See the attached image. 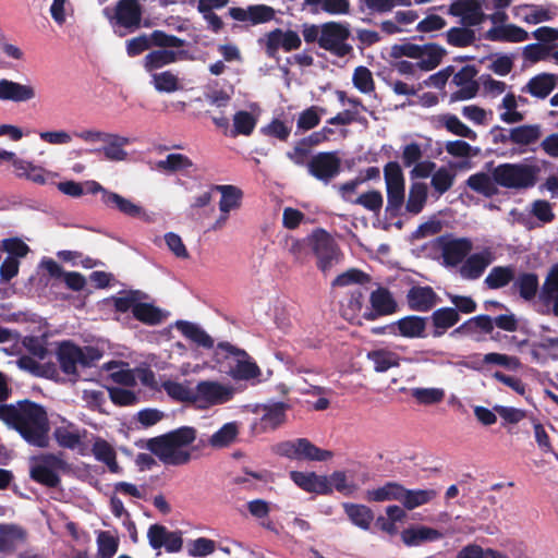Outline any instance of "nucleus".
<instances>
[{"instance_id": "obj_1", "label": "nucleus", "mask_w": 558, "mask_h": 558, "mask_svg": "<svg viewBox=\"0 0 558 558\" xmlns=\"http://www.w3.org/2000/svg\"><path fill=\"white\" fill-rule=\"evenodd\" d=\"M10 426L32 446L46 448L49 445V420L45 408L28 399L14 405Z\"/></svg>"}, {"instance_id": "obj_2", "label": "nucleus", "mask_w": 558, "mask_h": 558, "mask_svg": "<svg viewBox=\"0 0 558 558\" xmlns=\"http://www.w3.org/2000/svg\"><path fill=\"white\" fill-rule=\"evenodd\" d=\"M197 430L192 426H182L147 441L148 450L167 465H183L191 461V452L184 450L196 439Z\"/></svg>"}, {"instance_id": "obj_3", "label": "nucleus", "mask_w": 558, "mask_h": 558, "mask_svg": "<svg viewBox=\"0 0 558 558\" xmlns=\"http://www.w3.org/2000/svg\"><path fill=\"white\" fill-rule=\"evenodd\" d=\"M69 463L63 459V453H41L32 459L29 469L31 478L48 488H56L60 485L59 471H68Z\"/></svg>"}, {"instance_id": "obj_4", "label": "nucleus", "mask_w": 558, "mask_h": 558, "mask_svg": "<svg viewBox=\"0 0 558 558\" xmlns=\"http://www.w3.org/2000/svg\"><path fill=\"white\" fill-rule=\"evenodd\" d=\"M493 178L501 186L525 189L535 184L536 169L524 163H504L494 169Z\"/></svg>"}, {"instance_id": "obj_5", "label": "nucleus", "mask_w": 558, "mask_h": 558, "mask_svg": "<svg viewBox=\"0 0 558 558\" xmlns=\"http://www.w3.org/2000/svg\"><path fill=\"white\" fill-rule=\"evenodd\" d=\"M233 390L218 381L202 380L193 390V403L201 409L222 404L231 400Z\"/></svg>"}, {"instance_id": "obj_6", "label": "nucleus", "mask_w": 558, "mask_h": 558, "mask_svg": "<svg viewBox=\"0 0 558 558\" xmlns=\"http://www.w3.org/2000/svg\"><path fill=\"white\" fill-rule=\"evenodd\" d=\"M281 456L299 461H328L333 454L316 447L306 438H298L281 442Z\"/></svg>"}, {"instance_id": "obj_7", "label": "nucleus", "mask_w": 558, "mask_h": 558, "mask_svg": "<svg viewBox=\"0 0 558 558\" xmlns=\"http://www.w3.org/2000/svg\"><path fill=\"white\" fill-rule=\"evenodd\" d=\"M489 10L488 0H456L448 13L459 17L462 25L473 27L481 25L486 20L485 11Z\"/></svg>"}, {"instance_id": "obj_8", "label": "nucleus", "mask_w": 558, "mask_h": 558, "mask_svg": "<svg viewBox=\"0 0 558 558\" xmlns=\"http://www.w3.org/2000/svg\"><path fill=\"white\" fill-rule=\"evenodd\" d=\"M350 29L347 24L328 22L323 24V33L319 38V46L338 57H344L351 50L347 44Z\"/></svg>"}, {"instance_id": "obj_9", "label": "nucleus", "mask_w": 558, "mask_h": 558, "mask_svg": "<svg viewBox=\"0 0 558 558\" xmlns=\"http://www.w3.org/2000/svg\"><path fill=\"white\" fill-rule=\"evenodd\" d=\"M533 362L544 365L550 361H558V335L544 332L524 341Z\"/></svg>"}, {"instance_id": "obj_10", "label": "nucleus", "mask_w": 558, "mask_h": 558, "mask_svg": "<svg viewBox=\"0 0 558 558\" xmlns=\"http://www.w3.org/2000/svg\"><path fill=\"white\" fill-rule=\"evenodd\" d=\"M444 262L447 266L462 265L473 250V242L469 238H454L442 235L438 238Z\"/></svg>"}, {"instance_id": "obj_11", "label": "nucleus", "mask_w": 558, "mask_h": 558, "mask_svg": "<svg viewBox=\"0 0 558 558\" xmlns=\"http://www.w3.org/2000/svg\"><path fill=\"white\" fill-rule=\"evenodd\" d=\"M313 248L318 258L319 268L326 272L340 262V253L331 236L320 230L313 234Z\"/></svg>"}, {"instance_id": "obj_12", "label": "nucleus", "mask_w": 558, "mask_h": 558, "mask_svg": "<svg viewBox=\"0 0 558 558\" xmlns=\"http://www.w3.org/2000/svg\"><path fill=\"white\" fill-rule=\"evenodd\" d=\"M388 205L399 208L404 201V177L397 162H389L384 169Z\"/></svg>"}, {"instance_id": "obj_13", "label": "nucleus", "mask_w": 558, "mask_h": 558, "mask_svg": "<svg viewBox=\"0 0 558 558\" xmlns=\"http://www.w3.org/2000/svg\"><path fill=\"white\" fill-rule=\"evenodd\" d=\"M494 260L495 254L490 247H484L478 252L469 254L459 268L460 276L469 280L477 279Z\"/></svg>"}, {"instance_id": "obj_14", "label": "nucleus", "mask_w": 558, "mask_h": 558, "mask_svg": "<svg viewBox=\"0 0 558 558\" xmlns=\"http://www.w3.org/2000/svg\"><path fill=\"white\" fill-rule=\"evenodd\" d=\"M308 172L317 180L328 182L340 170V159L336 153H319L307 165Z\"/></svg>"}, {"instance_id": "obj_15", "label": "nucleus", "mask_w": 558, "mask_h": 558, "mask_svg": "<svg viewBox=\"0 0 558 558\" xmlns=\"http://www.w3.org/2000/svg\"><path fill=\"white\" fill-rule=\"evenodd\" d=\"M218 348L236 359V365L232 369L234 378L247 380L260 374L257 364L250 360L248 354L244 350L238 349L228 342L219 343Z\"/></svg>"}, {"instance_id": "obj_16", "label": "nucleus", "mask_w": 558, "mask_h": 558, "mask_svg": "<svg viewBox=\"0 0 558 558\" xmlns=\"http://www.w3.org/2000/svg\"><path fill=\"white\" fill-rule=\"evenodd\" d=\"M229 15L235 21H250L253 25H257L274 20L275 10L265 4L248 5L247 9L234 7L229 9Z\"/></svg>"}, {"instance_id": "obj_17", "label": "nucleus", "mask_w": 558, "mask_h": 558, "mask_svg": "<svg viewBox=\"0 0 558 558\" xmlns=\"http://www.w3.org/2000/svg\"><path fill=\"white\" fill-rule=\"evenodd\" d=\"M485 39L499 43H523L530 38V34L522 27L512 23H501L490 27L484 35Z\"/></svg>"}, {"instance_id": "obj_18", "label": "nucleus", "mask_w": 558, "mask_h": 558, "mask_svg": "<svg viewBox=\"0 0 558 558\" xmlns=\"http://www.w3.org/2000/svg\"><path fill=\"white\" fill-rule=\"evenodd\" d=\"M290 477L298 487L307 493L329 495L326 475H318L315 472L292 471Z\"/></svg>"}, {"instance_id": "obj_19", "label": "nucleus", "mask_w": 558, "mask_h": 558, "mask_svg": "<svg viewBox=\"0 0 558 558\" xmlns=\"http://www.w3.org/2000/svg\"><path fill=\"white\" fill-rule=\"evenodd\" d=\"M114 17L117 23L125 28L140 27L142 8L138 0H119L116 4Z\"/></svg>"}, {"instance_id": "obj_20", "label": "nucleus", "mask_w": 558, "mask_h": 558, "mask_svg": "<svg viewBox=\"0 0 558 558\" xmlns=\"http://www.w3.org/2000/svg\"><path fill=\"white\" fill-rule=\"evenodd\" d=\"M557 82L558 75L553 73H539L531 77L527 83L521 87V93L544 99L555 89Z\"/></svg>"}, {"instance_id": "obj_21", "label": "nucleus", "mask_w": 558, "mask_h": 558, "mask_svg": "<svg viewBox=\"0 0 558 558\" xmlns=\"http://www.w3.org/2000/svg\"><path fill=\"white\" fill-rule=\"evenodd\" d=\"M36 93L32 85L21 84L7 78L0 80V100L25 102L35 98Z\"/></svg>"}, {"instance_id": "obj_22", "label": "nucleus", "mask_w": 558, "mask_h": 558, "mask_svg": "<svg viewBox=\"0 0 558 558\" xmlns=\"http://www.w3.org/2000/svg\"><path fill=\"white\" fill-rule=\"evenodd\" d=\"M57 360L64 374L77 376L78 345L71 341H62L57 349Z\"/></svg>"}, {"instance_id": "obj_23", "label": "nucleus", "mask_w": 558, "mask_h": 558, "mask_svg": "<svg viewBox=\"0 0 558 558\" xmlns=\"http://www.w3.org/2000/svg\"><path fill=\"white\" fill-rule=\"evenodd\" d=\"M543 312H553L558 316V267L548 275L539 294Z\"/></svg>"}, {"instance_id": "obj_24", "label": "nucleus", "mask_w": 558, "mask_h": 558, "mask_svg": "<svg viewBox=\"0 0 558 558\" xmlns=\"http://www.w3.org/2000/svg\"><path fill=\"white\" fill-rule=\"evenodd\" d=\"M408 302L412 310L426 312L437 303V295L430 287H412L408 292Z\"/></svg>"}, {"instance_id": "obj_25", "label": "nucleus", "mask_w": 558, "mask_h": 558, "mask_svg": "<svg viewBox=\"0 0 558 558\" xmlns=\"http://www.w3.org/2000/svg\"><path fill=\"white\" fill-rule=\"evenodd\" d=\"M499 120L506 124H515L524 120V113L519 111V99L512 93H506L497 106Z\"/></svg>"}, {"instance_id": "obj_26", "label": "nucleus", "mask_w": 558, "mask_h": 558, "mask_svg": "<svg viewBox=\"0 0 558 558\" xmlns=\"http://www.w3.org/2000/svg\"><path fill=\"white\" fill-rule=\"evenodd\" d=\"M441 536L439 531L425 525L412 526L401 533V539L407 546H418L425 542L438 541Z\"/></svg>"}, {"instance_id": "obj_27", "label": "nucleus", "mask_w": 558, "mask_h": 558, "mask_svg": "<svg viewBox=\"0 0 558 558\" xmlns=\"http://www.w3.org/2000/svg\"><path fill=\"white\" fill-rule=\"evenodd\" d=\"M211 191H217L221 194V198L219 202V210L220 213H230L231 210L238 209L241 207V202L243 197L242 191L235 185H219L213 184Z\"/></svg>"}, {"instance_id": "obj_28", "label": "nucleus", "mask_w": 558, "mask_h": 558, "mask_svg": "<svg viewBox=\"0 0 558 558\" xmlns=\"http://www.w3.org/2000/svg\"><path fill=\"white\" fill-rule=\"evenodd\" d=\"M373 312L368 314L369 318L376 316L389 315L396 311V302L390 292L384 288L373 291L369 298Z\"/></svg>"}, {"instance_id": "obj_29", "label": "nucleus", "mask_w": 558, "mask_h": 558, "mask_svg": "<svg viewBox=\"0 0 558 558\" xmlns=\"http://www.w3.org/2000/svg\"><path fill=\"white\" fill-rule=\"evenodd\" d=\"M104 143L106 145L99 149L106 159L111 161H122L126 159L128 153L123 149L130 144V138L118 134L108 133Z\"/></svg>"}, {"instance_id": "obj_30", "label": "nucleus", "mask_w": 558, "mask_h": 558, "mask_svg": "<svg viewBox=\"0 0 558 558\" xmlns=\"http://www.w3.org/2000/svg\"><path fill=\"white\" fill-rule=\"evenodd\" d=\"M425 319L417 316H408L391 325L393 333L405 338L423 337L425 331Z\"/></svg>"}, {"instance_id": "obj_31", "label": "nucleus", "mask_w": 558, "mask_h": 558, "mask_svg": "<svg viewBox=\"0 0 558 558\" xmlns=\"http://www.w3.org/2000/svg\"><path fill=\"white\" fill-rule=\"evenodd\" d=\"M438 492L433 488L427 489H407L402 486L400 502L408 510H413L424 506L436 498Z\"/></svg>"}, {"instance_id": "obj_32", "label": "nucleus", "mask_w": 558, "mask_h": 558, "mask_svg": "<svg viewBox=\"0 0 558 558\" xmlns=\"http://www.w3.org/2000/svg\"><path fill=\"white\" fill-rule=\"evenodd\" d=\"M26 539V531L19 525H0V553H12L19 542Z\"/></svg>"}, {"instance_id": "obj_33", "label": "nucleus", "mask_w": 558, "mask_h": 558, "mask_svg": "<svg viewBox=\"0 0 558 558\" xmlns=\"http://www.w3.org/2000/svg\"><path fill=\"white\" fill-rule=\"evenodd\" d=\"M175 327L185 338L190 339L198 347L205 349H211L214 347L213 338L196 324L186 320H178Z\"/></svg>"}, {"instance_id": "obj_34", "label": "nucleus", "mask_w": 558, "mask_h": 558, "mask_svg": "<svg viewBox=\"0 0 558 558\" xmlns=\"http://www.w3.org/2000/svg\"><path fill=\"white\" fill-rule=\"evenodd\" d=\"M342 507L352 524L364 531H367L371 527L374 520V513L368 507L350 502L343 504Z\"/></svg>"}, {"instance_id": "obj_35", "label": "nucleus", "mask_w": 558, "mask_h": 558, "mask_svg": "<svg viewBox=\"0 0 558 558\" xmlns=\"http://www.w3.org/2000/svg\"><path fill=\"white\" fill-rule=\"evenodd\" d=\"M102 203L106 206L116 208L120 213L133 218L138 217L142 214V207L140 205L114 192H105Z\"/></svg>"}, {"instance_id": "obj_36", "label": "nucleus", "mask_w": 558, "mask_h": 558, "mask_svg": "<svg viewBox=\"0 0 558 558\" xmlns=\"http://www.w3.org/2000/svg\"><path fill=\"white\" fill-rule=\"evenodd\" d=\"M133 316L138 322L148 326L159 325L166 318V315L161 308L155 306L151 303L141 302V300L138 301L137 305L134 306Z\"/></svg>"}, {"instance_id": "obj_37", "label": "nucleus", "mask_w": 558, "mask_h": 558, "mask_svg": "<svg viewBox=\"0 0 558 558\" xmlns=\"http://www.w3.org/2000/svg\"><path fill=\"white\" fill-rule=\"evenodd\" d=\"M541 134V126L538 124H524L511 129L509 131V140L513 144L527 146L538 141Z\"/></svg>"}, {"instance_id": "obj_38", "label": "nucleus", "mask_w": 558, "mask_h": 558, "mask_svg": "<svg viewBox=\"0 0 558 558\" xmlns=\"http://www.w3.org/2000/svg\"><path fill=\"white\" fill-rule=\"evenodd\" d=\"M14 170L20 178H26L27 180L37 183L46 184V174L49 173L40 166H36L31 161L20 159L14 162Z\"/></svg>"}, {"instance_id": "obj_39", "label": "nucleus", "mask_w": 558, "mask_h": 558, "mask_svg": "<svg viewBox=\"0 0 558 558\" xmlns=\"http://www.w3.org/2000/svg\"><path fill=\"white\" fill-rule=\"evenodd\" d=\"M268 480L269 473L265 470L253 472L245 469L243 475L233 478V483L247 490H260L268 483Z\"/></svg>"}, {"instance_id": "obj_40", "label": "nucleus", "mask_w": 558, "mask_h": 558, "mask_svg": "<svg viewBox=\"0 0 558 558\" xmlns=\"http://www.w3.org/2000/svg\"><path fill=\"white\" fill-rule=\"evenodd\" d=\"M156 167L160 171L175 173L194 167V163L186 155L172 153L165 159L157 161Z\"/></svg>"}, {"instance_id": "obj_41", "label": "nucleus", "mask_w": 558, "mask_h": 558, "mask_svg": "<svg viewBox=\"0 0 558 558\" xmlns=\"http://www.w3.org/2000/svg\"><path fill=\"white\" fill-rule=\"evenodd\" d=\"M421 50L417 65L418 69L424 71H430L436 68L445 54V50L434 44L423 45Z\"/></svg>"}, {"instance_id": "obj_42", "label": "nucleus", "mask_w": 558, "mask_h": 558, "mask_svg": "<svg viewBox=\"0 0 558 558\" xmlns=\"http://www.w3.org/2000/svg\"><path fill=\"white\" fill-rule=\"evenodd\" d=\"M239 434V427L235 422L223 424L216 433L209 438V445L213 448H225L230 446Z\"/></svg>"}, {"instance_id": "obj_43", "label": "nucleus", "mask_w": 558, "mask_h": 558, "mask_svg": "<svg viewBox=\"0 0 558 558\" xmlns=\"http://www.w3.org/2000/svg\"><path fill=\"white\" fill-rule=\"evenodd\" d=\"M402 486L398 483L389 482L381 487L369 489L366 493L367 500L389 501L401 500Z\"/></svg>"}, {"instance_id": "obj_44", "label": "nucleus", "mask_w": 558, "mask_h": 558, "mask_svg": "<svg viewBox=\"0 0 558 558\" xmlns=\"http://www.w3.org/2000/svg\"><path fill=\"white\" fill-rule=\"evenodd\" d=\"M427 199V185L422 182L412 183L407 202V210L412 214H418Z\"/></svg>"}, {"instance_id": "obj_45", "label": "nucleus", "mask_w": 558, "mask_h": 558, "mask_svg": "<svg viewBox=\"0 0 558 558\" xmlns=\"http://www.w3.org/2000/svg\"><path fill=\"white\" fill-rule=\"evenodd\" d=\"M178 60V52L160 49L154 50L146 54L145 66L148 71L160 69L167 64L173 63Z\"/></svg>"}, {"instance_id": "obj_46", "label": "nucleus", "mask_w": 558, "mask_h": 558, "mask_svg": "<svg viewBox=\"0 0 558 558\" xmlns=\"http://www.w3.org/2000/svg\"><path fill=\"white\" fill-rule=\"evenodd\" d=\"M97 558H112L119 548V539L108 531H100L97 535Z\"/></svg>"}, {"instance_id": "obj_47", "label": "nucleus", "mask_w": 558, "mask_h": 558, "mask_svg": "<svg viewBox=\"0 0 558 558\" xmlns=\"http://www.w3.org/2000/svg\"><path fill=\"white\" fill-rule=\"evenodd\" d=\"M410 393L418 403L425 405L439 403L445 398V390L438 387L412 388Z\"/></svg>"}, {"instance_id": "obj_48", "label": "nucleus", "mask_w": 558, "mask_h": 558, "mask_svg": "<svg viewBox=\"0 0 558 558\" xmlns=\"http://www.w3.org/2000/svg\"><path fill=\"white\" fill-rule=\"evenodd\" d=\"M367 356L373 362L376 372H386L399 365L398 355L390 351L377 350L369 352Z\"/></svg>"}, {"instance_id": "obj_49", "label": "nucleus", "mask_w": 558, "mask_h": 558, "mask_svg": "<svg viewBox=\"0 0 558 558\" xmlns=\"http://www.w3.org/2000/svg\"><path fill=\"white\" fill-rule=\"evenodd\" d=\"M327 485L329 486V494L335 489L343 495H350L355 490V485L344 471H335L327 476Z\"/></svg>"}, {"instance_id": "obj_50", "label": "nucleus", "mask_w": 558, "mask_h": 558, "mask_svg": "<svg viewBox=\"0 0 558 558\" xmlns=\"http://www.w3.org/2000/svg\"><path fill=\"white\" fill-rule=\"evenodd\" d=\"M453 182L454 172L449 168L440 167L433 173L430 184L441 195L451 189Z\"/></svg>"}, {"instance_id": "obj_51", "label": "nucleus", "mask_w": 558, "mask_h": 558, "mask_svg": "<svg viewBox=\"0 0 558 558\" xmlns=\"http://www.w3.org/2000/svg\"><path fill=\"white\" fill-rule=\"evenodd\" d=\"M352 83L354 87L363 94H371L375 89L373 74L363 65L355 68L352 75Z\"/></svg>"}, {"instance_id": "obj_52", "label": "nucleus", "mask_w": 558, "mask_h": 558, "mask_svg": "<svg viewBox=\"0 0 558 558\" xmlns=\"http://www.w3.org/2000/svg\"><path fill=\"white\" fill-rule=\"evenodd\" d=\"M447 41L454 47H465L475 39V33L470 27H451L446 33Z\"/></svg>"}, {"instance_id": "obj_53", "label": "nucleus", "mask_w": 558, "mask_h": 558, "mask_svg": "<svg viewBox=\"0 0 558 558\" xmlns=\"http://www.w3.org/2000/svg\"><path fill=\"white\" fill-rule=\"evenodd\" d=\"M446 129L454 135L465 137L469 140H476L477 134L466 124H464L458 117L453 114H446L441 118Z\"/></svg>"}, {"instance_id": "obj_54", "label": "nucleus", "mask_w": 558, "mask_h": 558, "mask_svg": "<svg viewBox=\"0 0 558 558\" xmlns=\"http://www.w3.org/2000/svg\"><path fill=\"white\" fill-rule=\"evenodd\" d=\"M162 387L167 395L171 397L172 399L180 401V402H189L193 403V390L192 388H189L187 386L172 381L167 380L162 384Z\"/></svg>"}, {"instance_id": "obj_55", "label": "nucleus", "mask_w": 558, "mask_h": 558, "mask_svg": "<svg viewBox=\"0 0 558 558\" xmlns=\"http://www.w3.org/2000/svg\"><path fill=\"white\" fill-rule=\"evenodd\" d=\"M494 182V178L492 179L486 173H476L468 179V185L470 189L485 196H490L495 193L496 187Z\"/></svg>"}, {"instance_id": "obj_56", "label": "nucleus", "mask_w": 558, "mask_h": 558, "mask_svg": "<svg viewBox=\"0 0 558 558\" xmlns=\"http://www.w3.org/2000/svg\"><path fill=\"white\" fill-rule=\"evenodd\" d=\"M513 278L511 268L494 267L487 275L485 282L492 289H498L508 284Z\"/></svg>"}, {"instance_id": "obj_57", "label": "nucleus", "mask_w": 558, "mask_h": 558, "mask_svg": "<svg viewBox=\"0 0 558 558\" xmlns=\"http://www.w3.org/2000/svg\"><path fill=\"white\" fill-rule=\"evenodd\" d=\"M153 78L154 86L158 92L172 93L181 88L177 75L170 71L156 73Z\"/></svg>"}, {"instance_id": "obj_58", "label": "nucleus", "mask_w": 558, "mask_h": 558, "mask_svg": "<svg viewBox=\"0 0 558 558\" xmlns=\"http://www.w3.org/2000/svg\"><path fill=\"white\" fill-rule=\"evenodd\" d=\"M306 2L335 15L347 14L350 10L349 0H306Z\"/></svg>"}, {"instance_id": "obj_59", "label": "nucleus", "mask_w": 558, "mask_h": 558, "mask_svg": "<svg viewBox=\"0 0 558 558\" xmlns=\"http://www.w3.org/2000/svg\"><path fill=\"white\" fill-rule=\"evenodd\" d=\"M150 41L151 46L160 48H181L185 45L184 39L159 29L150 34Z\"/></svg>"}, {"instance_id": "obj_60", "label": "nucleus", "mask_w": 558, "mask_h": 558, "mask_svg": "<svg viewBox=\"0 0 558 558\" xmlns=\"http://www.w3.org/2000/svg\"><path fill=\"white\" fill-rule=\"evenodd\" d=\"M2 250L8 253V257L15 259L23 258L31 252L29 246L17 236L4 239Z\"/></svg>"}, {"instance_id": "obj_61", "label": "nucleus", "mask_w": 558, "mask_h": 558, "mask_svg": "<svg viewBox=\"0 0 558 558\" xmlns=\"http://www.w3.org/2000/svg\"><path fill=\"white\" fill-rule=\"evenodd\" d=\"M462 116L475 125H487L492 112L476 105H468L461 109Z\"/></svg>"}, {"instance_id": "obj_62", "label": "nucleus", "mask_w": 558, "mask_h": 558, "mask_svg": "<svg viewBox=\"0 0 558 558\" xmlns=\"http://www.w3.org/2000/svg\"><path fill=\"white\" fill-rule=\"evenodd\" d=\"M58 445L66 449H75L81 444V436L66 427H58L53 432Z\"/></svg>"}, {"instance_id": "obj_63", "label": "nucleus", "mask_w": 558, "mask_h": 558, "mask_svg": "<svg viewBox=\"0 0 558 558\" xmlns=\"http://www.w3.org/2000/svg\"><path fill=\"white\" fill-rule=\"evenodd\" d=\"M216 549V542L206 538V537H198L191 543H189V555L192 557H205L210 554H213Z\"/></svg>"}, {"instance_id": "obj_64", "label": "nucleus", "mask_w": 558, "mask_h": 558, "mask_svg": "<svg viewBox=\"0 0 558 558\" xmlns=\"http://www.w3.org/2000/svg\"><path fill=\"white\" fill-rule=\"evenodd\" d=\"M459 320V315L454 308L444 307L434 312L433 322L437 328L447 329L452 327Z\"/></svg>"}]
</instances>
